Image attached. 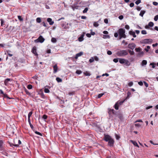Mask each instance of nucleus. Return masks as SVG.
<instances>
[{
  "label": "nucleus",
  "instance_id": "obj_1",
  "mask_svg": "<svg viewBox=\"0 0 158 158\" xmlns=\"http://www.w3.org/2000/svg\"><path fill=\"white\" fill-rule=\"evenodd\" d=\"M104 139L106 142H108V145L110 147H113L114 145V141L111 136L108 135H104Z\"/></svg>",
  "mask_w": 158,
  "mask_h": 158
},
{
  "label": "nucleus",
  "instance_id": "obj_2",
  "mask_svg": "<svg viewBox=\"0 0 158 158\" xmlns=\"http://www.w3.org/2000/svg\"><path fill=\"white\" fill-rule=\"evenodd\" d=\"M118 32L119 35V40H121L123 38H125L126 37V35L125 34V30L124 29H119L118 30Z\"/></svg>",
  "mask_w": 158,
  "mask_h": 158
},
{
  "label": "nucleus",
  "instance_id": "obj_3",
  "mask_svg": "<svg viewBox=\"0 0 158 158\" xmlns=\"http://www.w3.org/2000/svg\"><path fill=\"white\" fill-rule=\"evenodd\" d=\"M126 50H123L118 51L117 52V55L118 56H125L128 54Z\"/></svg>",
  "mask_w": 158,
  "mask_h": 158
},
{
  "label": "nucleus",
  "instance_id": "obj_4",
  "mask_svg": "<svg viewBox=\"0 0 158 158\" xmlns=\"http://www.w3.org/2000/svg\"><path fill=\"white\" fill-rule=\"evenodd\" d=\"M152 39H147L141 40V43L142 44H148L152 43Z\"/></svg>",
  "mask_w": 158,
  "mask_h": 158
},
{
  "label": "nucleus",
  "instance_id": "obj_5",
  "mask_svg": "<svg viewBox=\"0 0 158 158\" xmlns=\"http://www.w3.org/2000/svg\"><path fill=\"white\" fill-rule=\"evenodd\" d=\"M108 113L110 117L111 116L112 113L115 115H116L117 113L114 109H108Z\"/></svg>",
  "mask_w": 158,
  "mask_h": 158
},
{
  "label": "nucleus",
  "instance_id": "obj_6",
  "mask_svg": "<svg viewBox=\"0 0 158 158\" xmlns=\"http://www.w3.org/2000/svg\"><path fill=\"white\" fill-rule=\"evenodd\" d=\"M44 38H43L42 35H40L38 38L35 40V41L36 42H40L41 43H42L44 42Z\"/></svg>",
  "mask_w": 158,
  "mask_h": 158
},
{
  "label": "nucleus",
  "instance_id": "obj_7",
  "mask_svg": "<svg viewBox=\"0 0 158 158\" xmlns=\"http://www.w3.org/2000/svg\"><path fill=\"white\" fill-rule=\"evenodd\" d=\"M136 47V45L134 43L129 44L128 45V48L133 50Z\"/></svg>",
  "mask_w": 158,
  "mask_h": 158
},
{
  "label": "nucleus",
  "instance_id": "obj_8",
  "mask_svg": "<svg viewBox=\"0 0 158 158\" xmlns=\"http://www.w3.org/2000/svg\"><path fill=\"white\" fill-rule=\"evenodd\" d=\"M85 34V33L84 32H83L81 36L78 38V40L79 42H81L84 40V39L83 37Z\"/></svg>",
  "mask_w": 158,
  "mask_h": 158
},
{
  "label": "nucleus",
  "instance_id": "obj_9",
  "mask_svg": "<svg viewBox=\"0 0 158 158\" xmlns=\"http://www.w3.org/2000/svg\"><path fill=\"white\" fill-rule=\"evenodd\" d=\"M31 52L35 56H38V54L36 52V47L34 46L31 50Z\"/></svg>",
  "mask_w": 158,
  "mask_h": 158
},
{
  "label": "nucleus",
  "instance_id": "obj_10",
  "mask_svg": "<svg viewBox=\"0 0 158 158\" xmlns=\"http://www.w3.org/2000/svg\"><path fill=\"white\" fill-rule=\"evenodd\" d=\"M115 116L116 117H118L121 120H122L123 119V115L120 113H117L116 115H115Z\"/></svg>",
  "mask_w": 158,
  "mask_h": 158
},
{
  "label": "nucleus",
  "instance_id": "obj_11",
  "mask_svg": "<svg viewBox=\"0 0 158 158\" xmlns=\"http://www.w3.org/2000/svg\"><path fill=\"white\" fill-rule=\"evenodd\" d=\"M47 21L51 25H53L54 23V21H52V19L50 18H48L47 19Z\"/></svg>",
  "mask_w": 158,
  "mask_h": 158
},
{
  "label": "nucleus",
  "instance_id": "obj_12",
  "mask_svg": "<svg viewBox=\"0 0 158 158\" xmlns=\"http://www.w3.org/2000/svg\"><path fill=\"white\" fill-rule=\"evenodd\" d=\"M129 34L130 35H132L134 38H135L136 37V35H135V32L134 31H129Z\"/></svg>",
  "mask_w": 158,
  "mask_h": 158
},
{
  "label": "nucleus",
  "instance_id": "obj_13",
  "mask_svg": "<svg viewBox=\"0 0 158 158\" xmlns=\"http://www.w3.org/2000/svg\"><path fill=\"white\" fill-rule=\"evenodd\" d=\"M83 54V52H80L79 53H77L76 54V56L75 57V58L76 59H77L78 57L81 56Z\"/></svg>",
  "mask_w": 158,
  "mask_h": 158
},
{
  "label": "nucleus",
  "instance_id": "obj_14",
  "mask_svg": "<svg viewBox=\"0 0 158 158\" xmlns=\"http://www.w3.org/2000/svg\"><path fill=\"white\" fill-rule=\"evenodd\" d=\"M3 141L2 140H0V150L2 151L3 150Z\"/></svg>",
  "mask_w": 158,
  "mask_h": 158
},
{
  "label": "nucleus",
  "instance_id": "obj_15",
  "mask_svg": "<svg viewBox=\"0 0 158 158\" xmlns=\"http://www.w3.org/2000/svg\"><path fill=\"white\" fill-rule=\"evenodd\" d=\"M53 73H56L57 72V66L56 64H55L53 66Z\"/></svg>",
  "mask_w": 158,
  "mask_h": 158
},
{
  "label": "nucleus",
  "instance_id": "obj_16",
  "mask_svg": "<svg viewBox=\"0 0 158 158\" xmlns=\"http://www.w3.org/2000/svg\"><path fill=\"white\" fill-rule=\"evenodd\" d=\"M130 141L134 145L139 148V146L136 142L132 140H131Z\"/></svg>",
  "mask_w": 158,
  "mask_h": 158
},
{
  "label": "nucleus",
  "instance_id": "obj_17",
  "mask_svg": "<svg viewBox=\"0 0 158 158\" xmlns=\"http://www.w3.org/2000/svg\"><path fill=\"white\" fill-rule=\"evenodd\" d=\"M126 61V60L124 59L120 58L119 59V62L122 64L124 63Z\"/></svg>",
  "mask_w": 158,
  "mask_h": 158
},
{
  "label": "nucleus",
  "instance_id": "obj_18",
  "mask_svg": "<svg viewBox=\"0 0 158 158\" xmlns=\"http://www.w3.org/2000/svg\"><path fill=\"white\" fill-rule=\"evenodd\" d=\"M10 78L6 79L4 81V84L6 85H8V82L10 81Z\"/></svg>",
  "mask_w": 158,
  "mask_h": 158
},
{
  "label": "nucleus",
  "instance_id": "obj_19",
  "mask_svg": "<svg viewBox=\"0 0 158 158\" xmlns=\"http://www.w3.org/2000/svg\"><path fill=\"white\" fill-rule=\"evenodd\" d=\"M119 106L118 102H117L114 105V108L116 110H118V109Z\"/></svg>",
  "mask_w": 158,
  "mask_h": 158
},
{
  "label": "nucleus",
  "instance_id": "obj_20",
  "mask_svg": "<svg viewBox=\"0 0 158 158\" xmlns=\"http://www.w3.org/2000/svg\"><path fill=\"white\" fill-rule=\"evenodd\" d=\"M147 61L146 60H143L142 61V62L141 63V65L142 66H144V65H145L147 64Z\"/></svg>",
  "mask_w": 158,
  "mask_h": 158
},
{
  "label": "nucleus",
  "instance_id": "obj_21",
  "mask_svg": "<svg viewBox=\"0 0 158 158\" xmlns=\"http://www.w3.org/2000/svg\"><path fill=\"white\" fill-rule=\"evenodd\" d=\"M145 13V11L144 10H141L139 14V15L141 17H143V15Z\"/></svg>",
  "mask_w": 158,
  "mask_h": 158
},
{
  "label": "nucleus",
  "instance_id": "obj_22",
  "mask_svg": "<svg viewBox=\"0 0 158 158\" xmlns=\"http://www.w3.org/2000/svg\"><path fill=\"white\" fill-rule=\"evenodd\" d=\"M72 9L73 10H74L75 9H77L79 7L78 6H75V5H73L71 6Z\"/></svg>",
  "mask_w": 158,
  "mask_h": 158
},
{
  "label": "nucleus",
  "instance_id": "obj_23",
  "mask_svg": "<svg viewBox=\"0 0 158 158\" xmlns=\"http://www.w3.org/2000/svg\"><path fill=\"white\" fill-rule=\"evenodd\" d=\"M28 121L30 125L31 128V129H33L34 128V127H33V125L31 123L30 119H28Z\"/></svg>",
  "mask_w": 158,
  "mask_h": 158
},
{
  "label": "nucleus",
  "instance_id": "obj_24",
  "mask_svg": "<svg viewBox=\"0 0 158 158\" xmlns=\"http://www.w3.org/2000/svg\"><path fill=\"white\" fill-rule=\"evenodd\" d=\"M125 63V64L127 66H129L130 65V63L127 60H126L125 62L124 63Z\"/></svg>",
  "mask_w": 158,
  "mask_h": 158
},
{
  "label": "nucleus",
  "instance_id": "obj_25",
  "mask_svg": "<svg viewBox=\"0 0 158 158\" xmlns=\"http://www.w3.org/2000/svg\"><path fill=\"white\" fill-rule=\"evenodd\" d=\"M15 144H13V143H10V146L11 147H13V146L16 147H18V144H15V143H14Z\"/></svg>",
  "mask_w": 158,
  "mask_h": 158
},
{
  "label": "nucleus",
  "instance_id": "obj_26",
  "mask_svg": "<svg viewBox=\"0 0 158 158\" xmlns=\"http://www.w3.org/2000/svg\"><path fill=\"white\" fill-rule=\"evenodd\" d=\"M128 51L129 53L131 55H134V52L133 51H131V50H129Z\"/></svg>",
  "mask_w": 158,
  "mask_h": 158
},
{
  "label": "nucleus",
  "instance_id": "obj_27",
  "mask_svg": "<svg viewBox=\"0 0 158 158\" xmlns=\"http://www.w3.org/2000/svg\"><path fill=\"white\" fill-rule=\"evenodd\" d=\"M56 80L58 82H60L62 81V80L58 77L56 78Z\"/></svg>",
  "mask_w": 158,
  "mask_h": 158
},
{
  "label": "nucleus",
  "instance_id": "obj_28",
  "mask_svg": "<svg viewBox=\"0 0 158 158\" xmlns=\"http://www.w3.org/2000/svg\"><path fill=\"white\" fill-rule=\"evenodd\" d=\"M154 25V23L152 22H150L148 24V26L150 27H152Z\"/></svg>",
  "mask_w": 158,
  "mask_h": 158
},
{
  "label": "nucleus",
  "instance_id": "obj_29",
  "mask_svg": "<svg viewBox=\"0 0 158 158\" xmlns=\"http://www.w3.org/2000/svg\"><path fill=\"white\" fill-rule=\"evenodd\" d=\"M32 111H30L28 114V119H30V117L32 115Z\"/></svg>",
  "mask_w": 158,
  "mask_h": 158
},
{
  "label": "nucleus",
  "instance_id": "obj_30",
  "mask_svg": "<svg viewBox=\"0 0 158 158\" xmlns=\"http://www.w3.org/2000/svg\"><path fill=\"white\" fill-rule=\"evenodd\" d=\"M147 48H144V50L146 52H148V51L149 49L150 48V47L149 46H147Z\"/></svg>",
  "mask_w": 158,
  "mask_h": 158
},
{
  "label": "nucleus",
  "instance_id": "obj_31",
  "mask_svg": "<svg viewBox=\"0 0 158 158\" xmlns=\"http://www.w3.org/2000/svg\"><path fill=\"white\" fill-rule=\"evenodd\" d=\"M51 41L53 43H56V40L54 38H52L51 39Z\"/></svg>",
  "mask_w": 158,
  "mask_h": 158
},
{
  "label": "nucleus",
  "instance_id": "obj_32",
  "mask_svg": "<svg viewBox=\"0 0 158 158\" xmlns=\"http://www.w3.org/2000/svg\"><path fill=\"white\" fill-rule=\"evenodd\" d=\"M36 22L38 23H40L41 22V19L40 18H37L36 19Z\"/></svg>",
  "mask_w": 158,
  "mask_h": 158
},
{
  "label": "nucleus",
  "instance_id": "obj_33",
  "mask_svg": "<svg viewBox=\"0 0 158 158\" xmlns=\"http://www.w3.org/2000/svg\"><path fill=\"white\" fill-rule=\"evenodd\" d=\"M99 25V24L97 22H94V26L95 27H98Z\"/></svg>",
  "mask_w": 158,
  "mask_h": 158
},
{
  "label": "nucleus",
  "instance_id": "obj_34",
  "mask_svg": "<svg viewBox=\"0 0 158 158\" xmlns=\"http://www.w3.org/2000/svg\"><path fill=\"white\" fill-rule=\"evenodd\" d=\"M82 73V71L80 70H77L76 72V73L78 74H80Z\"/></svg>",
  "mask_w": 158,
  "mask_h": 158
},
{
  "label": "nucleus",
  "instance_id": "obj_35",
  "mask_svg": "<svg viewBox=\"0 0 158 158\" xmlns=\"http://www.w3.org/2000/svg\"><path fill=\"white\" fill-rule=\"evenodd\" d=\"M3 95L4 98H8L9 99H10L11 98H9L8 97V96H7V94H4H4H3Z\"/></svg>",
  "mask_w": 158,
  "mask_h": 158
},
{
  "label": "nucleus",
  "instance_id": "obj_36",
  "mask_svg": "<svg viewBox=\"0 0 158 158\" xmlns=\"http://www.w3.org/2000/svg\"><path fill=\"white\" fill-rule=\"evenodd\" d=\"M141 49L140 48H136L135 49V51L136 52H139L141 50Z\"/></svg>",
  "mask_w": 158,
  "mask_h": 158
},
{
  "label": "nucleus",
  "instance_id": "obj_37",
  "mask_svg": "<svg viewBox=\"0 0 158 158\" xmlns=\"http://www.w3.org/2000/svg\"><path fill=\"white\" fill-rule=\"evenodd\" d=\"M44 92L45 93H48L50 91L48 88H45L44 90Z\"/></svg>",
  "mask_w": 158,
  "mask_h": 158
},
{
  "label": "nucleus",
  "instance_id": "obj_38",
  "mask_svg": "<svg viewBox=\"0 0 158 158\" xmlns=\"http://www.w3.org/2000/svg\"><path fill=\"white\" fill-rule=\"evenodd\" d=\"M88 10V8L87 7L85 8L84 10H83V12L84 13H86Z\"/></svg>",
  "mask_w": 158,
  "mask_h": 158
},
{
  "label": "nucleus",
  "instance_id": "obj_39",
  "mask_svg": "<svg viewBox=\"0 0 158 158\" xmlns=\"http://www.w3.org/2000/svg\"><path fill=\"white\" fill-rule=\"evenodd\" d=\"M127 98H129V97H130L131 96V93L130 92H128L127 93Z\"/></svg>",
  "mask_w": 158,
  "mask_h": 158
},
{
  "label": "nucleus",
  "instance_id": "obj_40",
  "mask_svg": "<svg viewBox=\"0 0 158 158\" xmlns=\"http://www.w3.org/2000/svg\"><path fill=\"white\" fill-rule=\"evenodd\" d=\"M18 19L20 21H22L23 20V19L22 18L21 16H18Z\"/></svg>",
  "mask_w": 158,
  "mask_h": 158
},
{
  "label": "nucleus",
  "instance_id": "obj_41",
  "mask_svg": "<svg viewBox=\"0 0 158 158\" xmlns=\"http://www.w3.org/2000/svg\"><path fill=\"white\" fill-rule=\"evenodd\" d=\"M27 88L28 89H31L32 88V86L31 85H27Z\"/></svg>",
  "mask_w": 158,
  "mask_h": 158
},
{
  "label": "nucleus",
  "instance_id": "obj_42",
  "mask_svg": "<svg viewBox=\"0 0 158 158\" xmlns=\"http://www.w3.org/2000/svg\"><path fill=\"white\" fill-rule=\"evenodd\" d=\"M104 94V93H101L100 94H99L98 95V98H100Z\"/></svg>",
  "mask_w": 158,
  "mask_h": 158
},
{
  "label": "nucleus",
  "instance_id": "obj_43",
  "mask_svg": "<svg viewBox=\"0 0 158 158\" xmlns=\"http://www.w3.org/2000/svg\"><path fill=\"white\" fill-rule=\"evenodd\" d=\"M47 115H46V114H44L43 116V117H42V118L44 119V120L45 119H47Z\"/></svg>",
  "mask_w": 158,
  "mask_h": 158
},
{
  "label": "nucleus",
  "instance_id": "obj_44",
  "mask_svg": "<svg viewBox=\"0 0 158 158\" xmlns=\"http://www.w3.org/2000/svg\"><path fill=\"white\" fill-rule=\"evenodd\" d=\"M141 2V0H137V1H136L135 2V3L136 5H138Z\"/></svg>",
  "mask_w": 158,
  "mask_h": 158
},
{
  "label": "nucleus",
  "instance_id": "obj_45",
  "mask_svg": "<svg viewBox=\"0 0 158 158\" xmlns=\"http://www.w3.org/2000/svg\"><path fill=\"white\" fill-rule=\"evenodd\" d=\"M25 91L27 94L28 95H30V93L26 89H25Z\"/></svg>",
  "mask_w": 158,
  "mask_h": 158
},
{
  "label": "nucleus",
  "instance_id": "obj_46",
  "mask_svg": "<svg viewBox=\"0 0 158 158\" xmlns=\"http://www.w3.org/2000/svg\"><path fill=\"white\" fill-rule=\"evenodd\" d=\"M158 19V15L155 16L154 18V20L155 21H157Z\"/></svg>",
  "mask_w": 158,
  "mask_h": 158
},
{
  "label": "nucleus",
  "instance_id": "obj_47",
  "mask_svg": "<svg viewBox=\"0 0 158 158\" xmlns=\"http://www.w3.org/2000/svg\"><path fill=\"white\" fill-rule=\"evenodd\" d=\"M141 33L143 35H146L147 34V32L145 30H142L141 31Z\"/></svg>",
  "mask_w": 158,
  "mask_h": 158
},
{
  "label": "nucleus",
  "instance_id": "obj_48",
  "mask_svg": "<svg viewBox=\"0 0 158 158\" xmlns=\"http://www.w3.org/2000/svg\"><path fill=\"white\" fill-rule=\"evenodd\" d=\"M35 134H36L40 136H42V134L38 131H35Z\"/></svg>",
  "mask_w": 158,
  "mask_h": 158
},
{
  "label": "nucleus",
  "instance_id": "obj_49",
  "mask_svg": "<svg viewBox=\"0 0 158 158\" xmlns=\"http://www.w3.org/2000/svg\"><path fill=\"white\" fill-rule=\"evenodd\" d=\"M128 85L129 86L131 87L133 85V83L132 82H130L128 83Z\"/></svg>",
  "mask_w": 158,
  "mask_h": 158
},
{
  "label": "nucleus",
  "instance_id": "obj_50",
  "mask_svg": "<svg viewBox=\"0 0 158 158\" xmlns=\"http://www.w3.org/2000/svg\"><path fill=\"white\" fill-rule=\"evenodd\" d=\"M144 54V52H143L142 51V52H139V54H138V55H139V56H143Z\"/></svg>",
  "mask_w": 158,
  "mask_h": 158
},
{
  "label": "nucleus",
  "instance_id": "obj_51",
  "mask_svg": "<svg viewBox=\"0 0 158 158\" xmlns=\"http://www.w3.org/2000/svg\"><path fill=\"white\" fill-rule=\"evenodd\" d=\"M84 74L86 76H89L90 75V74L88 72L84 73Z\"/></svg>",
  "mask_w": 158,
  "mask_h": 158
},
{
  "label": "nucleus",
  "instance_id": "obj_52",
  "mask_svg": "<svg viewBox=\"0 0 158 158\" xmlns=\"http://www.w3.org/2000/svg\"><path fill=\"white\" fill-rule=\"evenodd\" d=\"M89 62L90 63H92L94 61V59L93 57H92L89 60Z\"/></svg>",
  "mask_w": 158,
  "mask_h": 158
},
{
  "label": "nucleus",
  "instance_id": "obj_53",
  "mask_svg": "<svg viewBox=\"0 0 158 158\" xmlns=\"http://www.w3.org/2000/svg\"><path fill=\"white\" fill-rule=\"evenodd\" d=\"M0 20L1 21V25L2 26L4 23V21L2 19H1Z\"/></svg>",
  "mask_w": 158,
  "mask_h": 158
},
{
  "label": "nucleus",
  "instance_id": "obj_54",
  "mask_svg": "<svg viewBox=\"0 0 158 158\" xmlns=\"http://www.w3.org/2000/svg\"><path fill=\"white\" fill-rule=\"evenodd\" d=\"M154 64H155L154 63H151L150 64V65H152V67L153 68H155V66L154 65Z\"/></svg>",
  "mask_w": 158,
  "mask_h": 158
},
{
  "label": "nucleus",
  "instance_id": "obj_55",
  "mask_svg": "<svg viewBox=\"0 0 158 158\" xmlns=\"http://www.w3.org/2000/svg\"><path fill=\"white\" fill-rule=\"evenodd\" d=\"M113 61L115 63H117L118 61V59L115 58L114 59Z\"/></svg>",
  "mask_w": 158,
  "mask_h": 158
},
{
  "label": "nucleus",
  "instance_id": "obj_56",
  "mask_svg": "<svg viewBox=\"0 0 158 158\" xmlns=\"http://www.w3.org/2000/svg\"><path fill=\"white\" fill-rule=\"evenodd\" d=\"M125 28L127 29L128 30L130 28V27L128 25H126L125 26Z\"/></svg>",
  "mask_w": 158,
  "mask_h": 158
},
{
  "label": "nucleus",
  "instance_id": "obj_57",
  "mask_svg": "<svg viewBox=\"0 0 158 158\" xmlns=\"http://www.w3.org/2000/svg\"><path fill=\"white\" fill-rule=\"evenodd\" d=\"M115 137L117 139H118L120 138V137L117 134H115Z\"/></svg>",
  "mask_w": 158,
  "mask_h": 158
},
{
  "label": "nucleus",
  "instance_id": "obj_58",
  "mask_svg": "<svg viewBox=\"0 0 158 158\" xmlns=\"http://www.w3.org/2000/svg\"><path fill=\"white\" fill-rule=\"evenodd\" d=\"M143 83H144V85L146 87H147L148 86V84L145 81H144Z\"/></svg>",
  "mask_w": 158,
  "mask_h": 158
},
{
  "label": "nucleus",
  "instance_id": "obj_59",
  "mask_svg": "<svg viewBox=\"0 0 158 158\" xmlns=\"http://www.w3.org/2000/svg\"><path fill=\"white\" fill-rule=\"evenodd\" d=\"M134 3L133 2H131L130 4V6L131 7H132L134 6Z\"/></svg>",
  "mask_w": 158,
  "mask_h": 158
},
{
  "label": "nucleus",
  "instance_id": "obj_60",
  "mask_svg": "<svg viewBox=\"0 0 158 158\" xmlns=\"http://www.w3.org/2000/svg\"><path fill=\"white\" fill-rule=\"evenodd\" d=\"M153 4L154 6H157L158 3L157 2H153Z\"/></svg>",
  "mask_w": 158,
  "mask_h": 158
},
{
  "label": "nucleus",
  "instance_id": "obj_61",
  "mask_svg": "<svg viewBox=\"0 0 158 158\" xmlns=\"http://www.w3.org/2000/svg\"><path fill=\"white\" fill-rule=\"evenodd\" d=\"M104 22L105 23H108V20L107 19H104Z\"/></svg>",
  "mask_w": 158,
  "mask_h": 158
},
{
  "label": "nucleus",
  "instance_id": "obj_62",
  "mask_svg": "<svg viewBox=\"0 0 158 158\" xmlns=\"http://www.w3.org/2000/svg\"><path fill=\"white\" fill-rule=\"evenodd\" d=\"M107 54L108 55H111L112 54V52L110 51H108L107 52Z\"/></svg>",
  "mask_w": 158,
  "mask_h": 158
},
{
  "label": "nucleus",
  "instance_id": "obj_63",
  "mask_svg": "<svg viewBox=\"0 0 158 158\" xmlns=\"http://www.w3.org/2000/svg\"><path fill=\"white\" fill-rule=\"evenodd\" d=\"M86 36L88 37H89V38H90L91 37V35L90 34H89V33H87L86 34Z\"/></svg>",
  "mask_w": 158,
  "mask_h": 158
},
{
  "label": "nucleus",
  "instance_id": "obj_64",
  "mask_svg": "<svg viewBox=\"0 0 158 158\" xmlns=\"http://www.w3.org/2000/svg\"><path fill=\"white\" fill-rule=\"evenodd\" d=\"M123 15H120L119 16V17H118V18L120 19V20H121L122 19H123Z\"/></svg>",
  "mask_w": 158,
  "mask_h": 158
}]
</instances>
